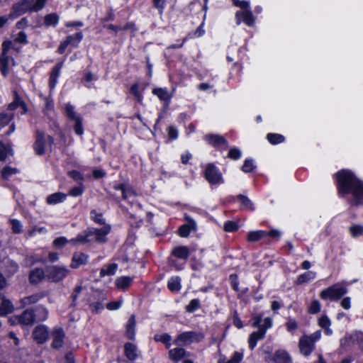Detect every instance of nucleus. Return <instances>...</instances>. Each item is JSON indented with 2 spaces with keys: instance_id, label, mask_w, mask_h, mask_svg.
I'll use <instances>...</instances> for the list:
<instances>
[{
  "instance_id": "nucleus-1",
  "label": "nucleus",
  "mask_w": 363,
  "mask_h": 363,
  "mask_svg": "<svg viewBox=\"0 0 363 363\" xmlns=\"http://www.w3.org/2000/svg\"><path fill=\"white\" fill-rule=\"evenodd\" d=\"M340 194H352L350 203L358 206L363 203V182L359 180L351 172L341 170L336 174Z\"/></svg>"
},
{
  "instance_id": "nucleus-2",
  "label": "nucleus",
  "mask_w": 363,
  "mask_h": 363,
  "mask_svg": "<svg viewBox=\"0 0 363 363\" xmlns=\"http://www.w3.org/2000/svg\"><path fill=\"white\" fill-rule=\"evenodd\" d=\"M111 227L109 225H104L101 228H88L83 233L79 234L76 238L70 240V242L74 245L93 242H106V236L109 233Z\"/></svg>"
},
{
  "instance_id": "nucleus-3",
  "label": "nucleus",
  "mask_w": 363,
  "mask_h": 363,
  "mask_svg": "<svg viewBox=\"0 0 363 363\" xmlns=\"http://www.w3.org/2000/svg\"><path fill=\"white\" fill-rule=\"evenodd\" d=\"M204 337V334L200 331H186L178 335L173 342L177 346H187L201 342Z\"/></svg>"
},
{
  "instance_id": "nucleus-4",
  "label": "nucleus",
  "mask_w": 363,
  "mask_h": 363,
  "mask_svg": "<svg viewBox=\"0 0 363 363\" xmlns=\"http://www.w3.org/2000/svg\"><path fill=\"white\" fill-rule=\"evenodd\" d=\"M12 45L11 41H4L1 45L2 52L0 55V71L4 77H6L9 72L11 65H14L13 59L7 55Z\"/></svg>"
},
{
  "instance_id": "nucleus-5",
  "label": "nucleus",
  "mask_w": 363,
  "mask_h": 363,
  "mask_svg": "<svg viewBox=\"0 0 363 363\" xmlns=\"http://www.w3.org/2000/svg\"><path fill=\"white\" fill-rule=\"evenodd\" d=\"M53 143V138L42 130H36V139L33 144L35 152L38 155H43L46 152L48 147H51Z\"/></svg>"
},
{
  "instance_id": "nucleus-6",
  "label": "nucleus",
  "mask_w": 363,
  "mask_h": 363,
  "mask_svg": "<svg viewBox=\"0 0 363 363\" xmlns=\"http://www.w3.org/2000/svg\"><path fill=\"white\" fill-rule=\"evenodd\" d=\"M347 292V287L338 283L323 290L320 294V297L323 300L337 301Z\"/></svg>"
},
{
  "instance_id": "nucleus-7",
  "label": "nucleus",
  "mask_w": 363,
  "mask_h": 363,
  "mask_svg": "<svg viewBox=\"0 0 363 363\" xmlns=\"http://www.w3.org/2000/svg\"><path fill=\"white\" fill-rule=\"evenodd\" d=\"M69 272L65 267L50 266L46 268V279L52 282H58L65 279Z\"/></svg>"
},
{
  "instance_id": "nucleus-8",
  "label": "nucleus",
  "mask_w": 363,
  "mask_h": 363,
  "mask_svg": "<svg viewBox=\"0 0 363 363\" xmlns=\"http://www.w3.org/2000/svg\"><path fill=\"white\" fill-rule=\"evenodd\" d=\"M204 177L211 184H220L223 183L222 174L214 164L209 163L206 166Z\"/></svg>"
},
{
  "instance_id": "nucleus-9",
  "label": "nucleus",
  "mask_w": 363,
  "mask_h": 363,
  "mask_svg": "<svg viewBox=\"0 0 363 363\" xmlns=\"http://www.w3.org/2000/svg\"><path fill=\"white\" fill-rule=\"evenodd\" d=\"M114 189L121 191L123 199L124 200H129V203L131 205L135 202L137 194L132 188L126 186L125 184H116Z\"/></svg>"
},
{
  "instance_id": "nucleus-10",
  "label": "nucleus",
  "mask_w": 363,
  "mask_h": 363,
  "mask_svg": "<svg viewBox=\"0 0 363 363\" xmlns=\"http://www.w3.org/2000/svg\"><path fill=\"white\" fill-rule=\"evenodd\" d=\"M298 347L302 354L308 356L314 350L315 345L308 339V335H304L299 339Z\"/></svg>"
},
{
  "instance_id": "nucleus-11",
  "label": "nucleus",
  "mask_w": 363,
  "mask_h": 363,
  "mask_svg": "<svg viewBox=\"0 0 363 363\" xmlns=\"http://www.w3.org/2000/svg\"><path fill=\"white\" fill-rule=\"evenodd\" d=\"M185 219L186 220V223L180 226L178 230L179 236L182 238L188 237L191 231L196 230L197 227L196 222L189 216H186Z\"/></svg>"
},
{
  "instance_id": "nucleus-12",
  "label": "nucleus",
  "mask_w": 363,
  "mask_h": 363,
  "mask_svg": "<svg viewBox=\"0 0 363 363\" xmlns=\"http://www.w3.org/2000/svg\"><path fill=\"white\" fill-rule=\"evenodd\" d=\"M48 329L43 325L36 326L33 332V339L38 344H43L46 342L48 338Z\"/></svg>"
},
{
  "instance_id": "nucleus-13",
  "label": "nucleus",
  "mask_w": 363,
  "mask_h": 363,
  "mask_svg": "<svg viewBox=\"0 0 363 363\" xmlns=\"http://www.w3.org/2000/svg\"><path fill=\"white\" fill-rule=\"evenodd\" d=\"M28 9H29L28 7L27 1L21 0L20 2L14 4L12 6L11 11L9 14V18L11 19L16 18L25 13Z\"/></svg>"
},
{
  "instance_id": "nucleus-14",
  "label": "nucleus",
  "mask_w": 363,
  "mask_h": 363,
  "mask_svg": "<svg viewBox=\"0 0 363 363\" xmlns=\"http://www.w3.org/2000/svg\"><path fill=\"white\" fill-rule=\"evenodd\" d=\"M52 336L53 338L52 342L51 344L52 347L55 349H59L62 347L65 337V334L62 328H55L52 332Z\"/></svg>"
},
{
  "instance_id": "nucleus-15",
  "label": "nucleus",
  "mask_w": 363,
  "mask_h": 363,
  "mask_svg": "<svg viewBox=\"0 0 363 363\" xmlns=\"http://www.w3.org/2000/svg\"><path fill=\"white\" fill-rule=\"evenodd\" d=\"M205 140L215 147L223 145L225 148L228 147V141L221 135L208 134L205 135Z\"/></svg>"
},
{
  "instance_id": "nucleus-16",
  "label": "nucleus",
  "mask_w": 363,
  "mask_h": 363,
  "mask_svg": "<svg viewBox=\"0 0 363 363\" xmlns=\"http://www.w3.org/2000/svg\"><path fill=\"white\" fill-rule=\"evenodd\" d=\"M235 17L237 19V24L239 25L241 23V17L242 18L243 21L250 26H252L255 23V18L252 13V12L249 10H245L243 11H238L235 13Z\"/></svg>"
},
{
  "instance_id": "nucleus-17",
  "label": "nucleus",
  "mask_w": 363,
  "mask_h": 363,
  "mask_svg": "<svg viewBox=\"0 0 363 363\" xmlns=\"http://www.w3.org/2000/svg\"><path fill=\"white\" fill-rule=\"evenodd\" d=\"M46 278V270L41 268H35L29 273V281L31 284H38Z\"/></svg>"
},
{
  "instance_id": "nucleus-18",
  "label": "nucleus",
  "mask_w": 363,
  "mask_h": 363,
  "mask_svg": "<svg viewBox=\"0 0 363 363\" xmlns=\"http://www.w3.org/2000/svg\"><path fill=\"white\" fill-rule=\"evenodd\" d=\"M18 320L23 325H32L35 321L34 311L30 309L24 311L21 315L17 317Z\"/></svg>"
},
{
  "instance_id": "nucleus-19",
  "label": "nucleus",
  "mask_w": 363,
  "mask_h": 363,
  "mask_svg": "<svg viewBox=\"0 0 363 363\" xmlns=\"http://www.w3.org/2000/svg\"><path fill=\"white\" fill-rule=\"evenodd\" d=\"M88 256L82 252H75L72 259L70 267L77 269L82 264H85L87 262Z\"/></svg>"
},
{
  "instance_id": "nucleus-20",
  "label": "nucleus",
  "mask_w": 363,
  "mask_h": 363,
  "mask_svg": "<svg viewBox=\"0 0 363 363\" xmlns=\"http://www.w3.org/2000/svg\"><path fill=\"white\" fill-rule=\"evenodd\" d=\"M62 67V62H59L52 69L49 79V85L51 89H54L56 85Z\"/></svg>"
},
{
  "instance_id": "nucleus-21",
  "label": "nucleus",
  "mask_w": 363,
  "mask_h": 363,
  "mask_svg": "<svg viewBox=\"0 0 363 363\" xmlns=\"http://www.w3.org/2000/svg\"><path fill=\"white\" fill-rule=\"evenodd\" d=\"M273 359L275 363H292L291 357L285 350H277L274 354Z\"/></svg>"
},
{
  "instance_id": "nucleus-22",
  "label": "nucleus",
  "mask_w": 363,
  "mask_h": 363,
  "mask_svg": "<svg viewBox=\"0 0 363 363\" xmlns=\"http://www.w3.org/2000/svg\"><path fill=\"white\" fill-rule=\"evenodd\" d=\"M135 315H131L130 318L128 319L126 323V331L125 335L126 337L130 340H133L135 338Z\"/></svg>"
},
{
  "instance_id": "nucleus-23",
  "label": "nucleus",
  "mask_w": 363,
  "mask_h": 363,
  "mask_svg": "<svg viewBox=\"0 0 363 363\" xmlns=\"http://www.w3.org/2000/svg\"><path fill=\"white\" fill-rule=\"evenodd\" d=\"M265 336L264 330H258V331L253 332L249 337V347L251 350H253L257 345V342L259 340H262Z\"/></svg>"
},
{
  "instance_id": "nucleus-24",
  "label": "nucleus",
  "mask_w": 363,
  "mask_h": 363,
  "mask_svg": "<svg viewBox=\"0 0 363 363\" xmlns=\"http://www.w3.org/2000/svg\"><path fill=\"white\" fill-rule=\"evenodd\" d=\"M18 106L21 107L22 113H25L27 111L26 104L16 95L15 100L8 105V108L6 111L9 113H13V111H15Z\"/></svg>"
},
{
  "instance_id": "nucleus-25",
  "label": "nucleus",
  "mask_w": 363,
  "mask_h": 363,
  "mask_svg": "<svg viewBox=\"0 0 363 363\" xmlns=\"http://www.w3.org/2000/svg\"><path fill=\"white\" fill-rule=\"evenodd\" d=\"M168 353L172 360L178 362L186 355V350L182 347H176L169 350Z\"/></svg>"
},
{
  "instance_id": "nucleus-26",
  "label": "nucleus",
  "mask_w": 363,
  "mask_h": 363,
  "mask_svg": "<svg viewBox=\"0 0 363 363\" xmlns=\"http://www.w3.org/2000/svg\"><path fill=\"white\" fill-rule=\"evenodd\" d=\"M172 254L178 258L186 260L189 256V250L186 246H179L172 250Z\"/></svg>"
},
{
  "instance_id": "nucleus-27",
  "label": "nucleus",
  "mask_w": 363,
  "mask_h": 363,
  "mask_svg": "<svg viewBox=\"0 0 363 363\" xmlns=\"http://www.w3.org/2000/svg\"><path fill=\"white\" fill-rule=\"evenodd\" d=\"M125 355L129 360H134L138 357L137 347L135 345L128 342L124 346Z\"/></svg>"
},
{
  "instance_id": "nucleus-28",
  "label": "nucleus",
  "mask_w": 363,
  "mask_h": 363,
  "mask_svg": "<svg viewBox=\"0 0 363 363\" xmlns=\"http://www.w3.org/2000/svg\"><path fill=\"white\" fill-rule=\"evenodd\" d=\"M13 305L12 303L5 298H2V302L0 306V315H6L9 313H11L13 311Z\"/></svg>"
},
{
  "instance_id": "nucleus-29",
  "label": "nucleus",
  "mask_w": 363,
  "mask_h": 363,
  "mask_svg": "<svg viewBox=\"0 0 363 363\" xmlns=\"http://www.w3.org/2000/svg\"><path fill=\"white\" fill-rule=\"evenodd\" d=\"M45 295L46 294L44 292L35 294H33L29 296H26V297L23 298L21 300V302L23 306H27V305H30L32 303H35L38 302L40 299H41L42 298L45 296Z\"/></svg>"
},
{
  "instance_id": "nucleus-30",
  "label": "nucleus",
  "mask_w": 363,
  "mask_h": 363,
  "mask_svg": "<svg viewBox=\"0 0 363 363\" xmlns=\"http://www.w3.org/2000/svg\"><path fill=\"white\" fill-rule=\"evenodd\" d=\"M48 310L43 307V306H38L35 311H34V315H35V321H43L47 319L48 318Z\"/></svg>"
},
{
  "instance_id": "nucleus-31",
  "label": "nucleus",
  "mask_w": 363,
  "mask_h": 363,
  "mask_svg": "<svg viewBox=\"0 0 363 363\" xmlns=\"http://www.w3.org/2000/svg\"><path fill=\"white\" fill-rule=\"evenodd\" d=\"M66 196V194L61 192L55 193L47 197V203L48 204H55L64 201Z\"/></svg>"
},
{
  "instance_id": "nucleus-32",
  "label": "nucleus",
  "mask_w": 363,
  "mask_h": 363,
  "mask_svg": "<svg viewBox=\"0 0 363 363\" xmlns=\"http://www.w3.org/2000/svg\"><path fill=\"white\" fill-rule=\"evenodd\" d=\"M267 232L263 230L250 231L247 234L249 242H256L267 236Z\"/></svg>"
},
{
  "instance_id": "nucleus-33",
  "label": "nucleus",
  "mask_w": 363,
  "mask_h": 363,
  "mask_svg": "<svg viewBox=\"0 0 363 363\" xmlns=\"http://www.w3.org/2000/svg\"><path fill=\"white\" fill-rule=\"evenodd\" d=\"M14 113L11 112L9 113L6 111H4L0 113V126L4 127L7 125L10 121L13 118Z\"/></svg>"
},
{
  "instance_id": "nucleus-34",
  "label": "nucleus",
  "mask_w": 363,
  "mask_h": 363,
  "mask_svg": "<svg viewBox=\"0 0 363 363\" xmlns=\"http://www.w3.org/2000/svg\"><path fill=\"white\" fill-rule=\"evenodd\" d=\"M133 279L130 277H121L116 279V284L118 288L125 289L130 285Z\"/></svg>"
},
{
  "instance_id": "nucleus-35",
  "label": "nucleus",
  "mask_w": 363,
  "mask_h": 363,
  "mask_svg": "<svg viewBox=\"0 0 363 363\" xmlns=\"http://www.w3.org/2000/svg\"><path fill=\"white\" fill-rule=\"evenodd\" d=\"M315 277V273L312 271H308L298 276L296 280L297 284H302L308 282Z\"/></svg>"
},
{
  "instance_id": "nucleus-36",
  "label": "nucleus",
  "mask_w": 363,
  "mask_h": 363,
  "mask_svg": "<svg viewBox=\"0 0 363 363\" xmlns=\"http://www.w3.org/2000/svg\"><path fill=\"white\" fill-rule=\"evenodd\" d=\"M152 93L160 100L169 101L171 96L169 94L167 89L157 88L152 90Z\"/></svg>"
},
{
  "instance_id": "nucleus-37",
  "label": "nucleus",
  "mask_w": 363,
  "mask_h": 363,
  "mask_svg": "<svg viewBox=\"0 0 363 363\" xmlns=\"http://www.w3.org/2000/svg\"><path fill=\"white\" fill-rule=\"evenodd\" d=\"M65 113L66 116L72 121H75L77 118H81L74 110V106L69 104L65 106Z\"/></svg>"
},
{
  "instance_id": "nucleus-38",
  "label": "nucleus",
  "mask_w": 363,
  "mask_h": 363,
  "mask_svg": "<svg viewBox=\"0 0 363 363\" xmlns=\"http://www.w3.org/2000/svg\"><path fill=\"white\" fill-rule=\"evenodd\" d=\"M319 325L325 329V333L327 335H330L332 333V330L330 329V320L326 315H322L318 320Z\"/></svg>"
},
{
  "instance_id": "nucleus-39",
  "label": "nucleus",
  "mask_w": 363,
  "mask_h": 363,
  "mask_svg": "<svg viewBox=\"0 0 363 363\" xmlns=\"http://www.w3.org/2000/svg\"><path fill=\"white\" fill-rule=\"evenodd\" d=\"M154 340L157 342H161L165 345L167 349H169L171 346L170 341L172 340L171 336L167 333L162 335H155Z\"/></svg>"
},
{
  "instance_id": "nucleus-40",
  "label": "nucleus",
  "mask_w": 363,
  "mask_h": 363,
  "mask_svg": "<svg viewBox=\"0 0 363 363\" xmlns=\"http://www.w3.org/2000/svg\"><path fill=\"white\" fill-rule=\"evenodd\" d=\"M180 278L179 277H172L168 281V288L172 291H178L181 289Z\"/></svg>"
},
{
  "instance_id": "nucleus-41",
  "label": "nucleus",
  "mask_w": 363,
  "mask_h": 363,
  "mask_svg": "<svg viewBox=\"0 0 363 363\" xmlns=\"http://www.w3.org/2000/svg\"><path fill=\"white\" fill-rule=\"evenodd\" d=\"M59 21V16L56 13H50L45 16L44 23L46 26H56Z\"/></svg>"
},
{
  "instance_id": "nucleus-42",
  "label": "nucleus",
  "mask_w": 363,
  "mask_h": 363,
  "mask_svg": "<svg viewBox=\"0 0 363 363\" xmlns=\"http://www.w3.org/2000/svg\"><path fill=\"white\" fill-rule=\"evenodd\" d=\"M238 199L241 202L242 207L245 209L249 210V211H253L254 210V205L252 202L245 196L239 194L238 196Z\"/></svg>"
},
{
  "instance_id": "nucleus-43",
  "label": "nucleus",
  "mask_w": 363,
  "mask_h": 363,
  "mask_svg": "<svg viewBox=\"0 0 363 363\" xmlns=\"http://www.w3.org/2000/svg\"><path fill=\"white\" fill-rule=\"evenodd\" d=\"M9 223L11 225V230H12L13 233L20 234L22 233L23 225L21 223V221H19L17 219L11 218V219H9Z\"/></svg>"
},
{
  "instance_id": "nucleus-44",
  "label": "nucleus",
  "mask_w": 363,
  "mask_h": 363,
  "mask_svg": "<svg viewBox=\"0 0 363 363\" xmlns=\"http://www.w3.org/2000/svg\"><path fill=\"white\" fill-rule=\"evenodd\" d=\"M105 299L104 296H102L101 300L92 302L89 303V308L91 311L92 313H97L100 312L101 310L104 308V304L103 303V301Z\"/></svg>"
},
{
  "instance_id": "nucleus-45",
  "label": "nucleus",
  "mask_w": 363,
  "mask_h": 363,
  "mask_svg": "<svg viewBox=\"0 0 363 363\" xmlns=\"http://www.w3.org/2000/svg\"><path fill=\"white\" fill-rule=\"evenodd\" d=\"M267 138L273 145L281 143L284 140V137L282 135L277 133H269L267 135Z\"/></svg>"
},
{
  "instance_id": "nucleus-46",
  "label": "nucleus",
  "mask_w": 363,
  "mask_h": 363,
  "mask_svg": "<svg viewBox=\"0 0 363 363\" xmlns=\"http://www.w3.org/2000/svg\"><path fill=\"white\" fill-rule=\"evenodd\" d=\"M13 155L11 147H7L2 142H0V160L4 161L8 155Z\"/></svg>"
},
{
  "instance_id": "nucleus-47",
  "label": "nucleus",
  "mask_w": 363,
  "mask_h": 363,
  "mask_svg": "<svg viewBox=\"0 0 363 363\" xmlns=\"http://www.w3.org/2000/svg\"><path fill=\"white\" fill-rule=\"evenodd\" d=\"M320 311V303L318 300H313L308 307V312L311 314H315Z\"/></svg>"
},
{
  "instance_id": "nucleus-48",
  "label": "nucleus",
  "mask_w": 363,
  "mask_h": 363,
  "mask_svg": "<svg viewBox=\"0 0 363 363\" xmlns=\"http://www.w3.org/2000/svg\"><path fill=\"white\" fill-rule=\"evenodd\" d=\"M18 172V170L16 168L6 167L1 171V176L3 179H8L11 175L17 174Z\"/></svg>"
},
{
  "instance_id": "nucleus-49",
  "label": "nucleus",
  "mask_w": 363,
  "mask_h": 363,
  "mask_svg": "<svg viewBox=\"0 0 363 363\" xmlns=\"http://www.w3.org/2000/svg\"><path fill=\"white\" fill-rule=\"evenodd\" d=\"M91 218L96 223L103 225L105 223V220L103 218L102 213H99L96 210L91 211Z\"/></svg>"
},
{
  "instance_id": "nucleus-50",
  "label": "nucleus",
  "mask_w": 363,
  "mask_h": 363,
  "mask_svg": "<svg viewBox=\"0 0 363 363\" xmlns=\"http://www.w3.org/2000/svg\"><path fill=\"white\" fill-rule=\"evenodd\" d=\"M201 307L200 302L199 299H193L190 301V303L186 306V310L187 312L192 313L196 310L199 309Z\"/></svg>"
},
{
  "instance_id": "nucleus-51",
  "label": "nucleus",
  "mask_w": 363,
  "mask_h": 363,
  "mask_svg": "<svg viewBox=\"0 0 363 363\" xmlns=\"http://www.w3.org/2000/svg\"><path fill=\"white\" fill-rule=\"evenodd\" d=\"M47 0H36L35 4L29 8V11L37 12L41 10L46 3Z\"/></svg>"
},
{
  "instance_id": "nucleus-52",
  "label": "nucleus",
  "mask_w": 363,
  "mask_h": 363,
  "mask_svg": "<svg viewBox=\"0 0 363 363\" xmlns=\"http://www.w3.org/2000/svg\"><path fill=\"white\" fill-rule=\"evenodd\" d=\"M116 268H117V264H109L106 269H102L101 270L100 274L101 276L112 275L115 273Z\"/></svg>"
},
{
  "instance_id": "nucleus-53",
  "label": "nucleus",
  "mask_w": 363,
  "mask_h": 363,
  "mask_svg": "<svg viewBox=\"0 0 363 363\" xmlns=\"http://www.w3.org/2000/svg\"><path fill=\"white\" fill-rule=\"evenodd\" d=\"M68 242H71L70 240H67L65 237H59L53 241V246L56 248H62Z\"/></svg>"
},
{
  "instance_id": "nucleus-54",
  "label": "nucleus",
  "mask_w": 363,
  "mask_h": 363,
  "mask_svg": "<svg viewBox=\"0 0 363 363\" xmlns=\"http://www.w3.org/2000/svg\"><path fill=\"white\" fill-rule=\"evenodd\" d=\"M74 121V130L76 134L82 135L83 134L84 130L82 127V118H77Z\"/></svg>"
},
{
  "instance_id": "nucleus-55",
  "label": "nucleus",
  "mask_w": 363,
  "mask_h": 363,
  "mask_svg": "<svg viewBox=\"0 0 363 363\" xmlns=\"http://www.w3.org/2000/svg\"><path fill=\"white\" fill-rule=\"evenodd\" d=\"M238 224L234 221H227L224 225V230L226 232H235L238 230Z\"/></svg>"
},
{
  "instance_id": "nucleus-56",
  "label": "nucleus",
  "mask_w": 363,
  "mask_h": 363,
  "mask_svg": "<svg viewBox=\"0 0 363 363\" xmlns=\"http://www.w3.org/2000/svg\"><path fill=\"white\" fill-rule=\"evenodd\" d=\"M286 327L289 332L293 333L298 328V324L294 319L289 318L286 323Z\"/></svg>"
},
{
  "instance_id": "nucleus-57",
  "label": "nucleus",
  "mask_w": 363,
  "mask_h": 363,
  "mask_svg": "<svg viewBox=\"0 0 363 363\" xmlns=\"http://www.w3.org/2000/svg\"><path fill=\"white\" fill-rule=\"evenodd\" d=\"M228 157L232 160H238L241 157V151L236 147L231 148L229 150Z\"/></svg>"
},
{
  "instance_id": "nucleus-58",
  "label": "nucleus",
  "mask_w": 363,
  "mask_h": 363,
  "mask_svg": "<svg viewBox=\"0 0 363 363\" xmlns=\"http://www.w3.org/2000/svg\"><path fill=\"white\" fill-rule=\"evenodd\" d=\"M350 233L354 237H357L363 233V226L362 225H353L350 228Z\"/></svg>"
},
{
  "instance_id": "nucleus-59",
  "label": "nucleus",
  "mask_w": 363,
  "mask_h": 363,
  "mask_svg": "<svg viewBox=\"0 0 363 363\" xmlns=\"http://www.w3.org/2000/svg\"><path fill=\"white\" fill-rule=\"evenodd\" d=\"M255 169L253 162L252 160H246L242 167V170L244 172H251Z\"/></svg>"
},
{
  "instance_id": "nucleus-60",
  "label": "nucleus",
  "mask_w": 363,
  "mask_h": 363,
  "mask_svg": "<svg viewBox=\"0 0 363 363\" xmlns=\"http://www.w3.org/2000/svg\"><path fill=\"white\" fill-rule=\"evenodd\" d=\"M14 41L21 44H26L28 43L27 35L23 31L19 32L15 37Z\"/></svg>"
},
{
  "instance_id": "nucleus-61",
  "label": "nucleus",
  "mask_w": 363,
  "mask_h": 363,
  "mask_svg": "<svg viewBox=\"0 0 363 363\" xmlns=\"http://www.w3.org/2000/svg\"><path fill=\"white\" fill-rule=\"evenodd\" d=\"M68 37H74L70 42L69 45H72L74 47H77L78 45V43L82 40L83 38V35L81 32L77 33L74 35H69Z\"/></svg>"
},
{
  "instance_id": "nucleus-62",
  "label": "nucleus",
  "mask_w": 363,
  "mask_h": 363,
  "mask_svg": "<svg viewBox=\"0 0 363 363\" xmlns=\"http://www.w3.org/2000/svg\"><path fill=\"white\" fill-rule=\"evenodd\" d=\"M74 37H67L66 40L60 43V46L58 48V50H57L58 52L60 54L64 53V52L65 51V49L70 44L71 40Z\"/></svg>"
},
{
  "instance_id": "nucleus-63",
  "label": "nucleus",
  "mask_w": 363,
  "mask_h": 363,
  "mask_svg": "<svg viewBox=\"0 0 363 363\" xmlns=\"http://www.w3.org/2000/svg\"><path fill=\"white\" fill-rule=\"evenodd\" d=\"M82 289V286L81 285L77 286L74 289L72 294L71 295V298L72 300V306H74L76 305V301L79 294L81 293Z\"/></svg>"
},
{
  "instance_id": "nucleus-64",
  "label": "nucleus",
  "mask_w": 363,
  "mask_h": 363,
  "mask_svg": "<svg viewBox=\"0 0 363 363\" xmlns=\"http://www.w3.org/2000/svg\"><path fill=\"white\" fill-rule=\"evenodd\" d=\"M68 174L70 177L77 182H82L84 180V177L82 174L76 170H72L68 172Z\"/></svg>"
}]
</instances>
